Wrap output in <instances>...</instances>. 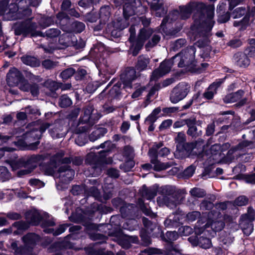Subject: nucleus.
<instances>
[{
	"label": "nucleus",
	"instance_id": "1",
	"mask_svg": "<svg viewBox=\"0 0 255 255\" xmlns=\"http://www.w3.org/2000/svg\"><path fill=\"white\" fill-rule=\"evenodd\" d=\"M180 13L177 10H174L170 13L168 18L163 19L162 24L167 22L168 20H169L170 22L175 20L178 19L179 16L182 19L187 18L194 10L202 12L205 10L207 12L206 19L203 20L202 17H200L199 19H197L194 16V24L192 26L193 31L197 30L199 32L198 34L196 35L194 40H196L201 36L203 38V41L202 42L199 39L196 44L199 47H203L207 43V38L215 22L213 20L214 14V6L212 5L206 6L202 2H191L185 6L180 7Z\"/></svg>",
	"mask_w": 255,
	"mask_h": 255
},
{
	"label": "nucleus",
	"instance_id": "2",
	"mask_svg": "<svg viewBox=\"0 0 255 255\" xmlns=\"http://www.w3.org/2000/svg\"><path fill=\"white\" fill-rule=\"evenodd\" d=\"M37 159L35 156L20 158L16 160L8 159L6 161L10 164L12 170H16L20 168L24 167L17 172V175L21 176L30 173L37 166Z\"/></svg>",
	"mask_w": 255,
	"mask_h": 255
},
{
	"label": "nucleus",
	"instance_id": "3",
	"mask_svg": "<svg viewBox=\"0 0 255 255\" xmlns=\"http://www.w3.org/2000/svg\"><path fill=\"white\" fill-rule=\"evenodd\" d=\"M210 219L207 223L202 226L201 221H198L197 225L195 228V232L196 234L200 235L203 234L205 235H210V236H214L217 231H221L224 226V223L221 220L214 221L211 219V215H208Z\"/></svg>",
	"mask_w": 255,
	"mask_h": 255
},
{
	"label": "nucleus",
	"instance_id": "4",
	"mask_svg": "<svg viewBox=\"0 0 255 255\" xmlns=\"http://www.w3.org/2000/svg\"><path fill=\"white\" fill-rule=\"evenodd\" d=\"M153 33L151 28H142L138 34L137 39L132 43L130 51L133 56H136L142 47L144 42L149 38Z\"/></svg>",
	"mask_w": 255,
	"mask_h": 255
},
{
	"label": "nucleus",
	"instance_id": "5",
	"mask_svg": "<svg viewBox=\"0 0 255 255\" xmlns=\"http://www.w3.org/2000/svg\"><path fill=\"white\" fill-rule=\"evenodd\" d=\"M195 53V48L194 47H190L175 56L173 60L179 61L178 65L180 67L189 66L194 61Z\"/></svg>",
	"mask_w": 255,
	"mask_h": 255
},
{
	"label": "nucleus",
	"instance_id": "6",
	"mask_svg": "<svg viewBox=\"0 0 255 255\" xmlns=\"http://www.w3.org/2000/svg\"><path fill=\"white\" fill-rule=\"evenodd\" d=\"M190 90V86L186 83H179L171 93L170 99L172 103L176 104L185 98Z\"/></svg>",
	"mask_w": 255,
	"mask_h": 255
},
{
	"label": "nucleus",
	"instance_id": "7",
	"mask_svg": "<svg viewBox=\"0 0 255 255\" xmlns=\"http://www.w3.org/2000/svg\"><path fill=\"white\" fill-rule=\"evenodd\" d=\"M8 3L7 0H4L0 2V15H3L6 20H14L18 18L17 16L18 6L16 4L11 3L7 8Z\"/></svg>",
	"mask_w": 255,
	"mask_h": 255
},
{
	"label": "nucleus",
	"instance_id": "8",
	"mask_svg": "<svg viewBox=\"0 0 255 255\" xmlns=\"http://www.w3.org/2000/svg\"><path fill=\"white\" fill-rule=\"evenodd\" d=\"M48 175H52L55 178H59L62 182L67 183L73 178L75 172L73 170L69 168L67 165L60 167L57 173H54L53 170L47 171Z\"/></svg>",
	"mask_w": 255,
	"mask_h": 255
},
{
	"label": "nucleus",
	"instance_id": "9",
	"mask_svg": "<svg viewBox=\"0 0 255 255\" xmlns=\"http://www.w3.org/2000/svg\"><path fill=\"white\" fill-rule=\"evenodd\" d=\"M173 59L164 61L162 62L159 67L155 70L151 76V81H156L161 77L168 73L173 65Z\"/></svg>",
	"mask_w": 255,
	"mask_h": 255
},
{
	"label": "nucleus",
	"instance_id": "10",
	"mask_svg": "<svg viewBox=\"0 0 255 255\" xmlns=\"http://www.w3.org/2000/svg\"><path fill=\"white\" fill-rule=\"evenodd\" d=\"M208 237H205L204 236H192L188 238L189 242L193 246H199L200 247L207 249L211 247L212 243L209 238L210 235Z\"/></svg>",
	"mask_w": 255,
	"mask_h": 255
},
{
	"label": "nucleus",
	"instance_id": "11",
	"mask_svg": "<svg viewBox=\"0 0 255 255\" xmlns=\"http://www.w3.org/2000/svg\"><path fill=\"white\" fill-rule=\"evenodd\" d=\"M201 121H196V119L194 118L188 119L187 123V127L188 129L187 130V134L192 137H197L201 134L202 131L201 130H198L196 125H200L201 124Z\"/></svg>",
	"mask_w": 255,
	"mask_h": 255
},
{
	"label": "nucleus",
	"instance_id": "12",
	"mask_svg": "<svg viewBox=\"0 0 255 255\" xmlns=\"http://www.w3.org/2000/svg\"><path fill=\"white\" fill-rule=\"evenodd\" d=\"M138 3L137 7L139 10H142L144 9V7L141 5L139 0L136 1L134 0L131 3L126 2L123 7V13L126 19L128 18L130 16L134 14L135 12V9L134 8V4Z\"/></svg>",
	"mask_w": 255,
	"mask_h": 255
},
{
	"label": "nucleus",
	"instance_id": "13",
	"mask_svg": "<svg viewBox=\"0 0 255 255\" xmlns=\"http://www.w3.org/2000/svg\"><path fill=\"white\" fill-rule=\"evenodd\" d=\"M21 79L20 72L15 68L11 69L7 74V83L10 86H14L18 84Z\"/></svg>",
	"mask_w": 255,
	"mask_h": 255
},
{
	"label": "nucleus",
	"instance_id": "14",
	"mask_svg": "<svg viewBox=\"0 0 255 255\" xmlns=\"http://www.w3.org/2000/svg\"><path fill=\"white\" fill-rule=\"evenodd\" d=\"M54 225H55V223L53 221H49L46 222L45 223H43L42 224V227L43 228H46V227L53 226ZM67 227V226L63 225H60L58 227V228L55 231H54V229H53L45 228L44 229V231L45 233H52L54 236H57V235H59L62 234V233H63L65 231L66 228Z\"/></svg>",
	"mask_w": 255,
	"mask_h": 255
},
{
	"label": "nucleus",
	"instance_id": "15",
	"mask_svg": "<svg viewBox=\"0 0 255 255\" xmlns=\"http://www.w3.org/2000/svg\"><path fill=\"white\" fill-rule=\"evenodd\" d=\"M147 0L150 3L152 9L155 11V14L156 16L160 17L166 12V10L162 6V3L160 2V0Z\"/></svg>",
	"mask_w": 255,
	"mask_h": 255
},
{
	"label": "nucleus",
	"instance_id": "16",
	"mask_svg": "<svg viewBox=\"0 0 255 255\" xmlns=\"http://www.w3.org/2000/svg\"><path fill=\"white\" fill-rule=\"evenodd\" d=\"M49 127V125L48 124H43L40 126L39 129L37 128H34L31 131L27 132L26 133V137H30L33 138L34 139H39L42 133L44 132Z\"/></svg>",
	"mask_w": 255,
	"mask_h": 255
},
{
	"label": "nucleus",
	"instance_id": "17",
	"mask_svg": "<svg viewBox=\"0 0 255 255\" xmlns=\"http://www.w3.org/2000/svg\"><path fill=\"white\" fill-rule=\"evenodd\" d=\"M234 60L236 64L240 67H247L250 63L246 54L242 52L235 54L234 56Z\"/></svg>",
	"mask_w": 255,
	"mask_h": 255
},
{
	"label": "nucleus",
	"instance_id": "18",
	"mask_svg": "<svg viewBox=\"0 0 255 255\" xmlns=\"http://www.w3.org/2000/svg\"><path fill=\"white\" fill-rule=\"evenodd\" d=\"M222 82L223 81L220 80L212 84L203 94L204 97L208 100L212 99L214 95L216 94L217 89L220 87Z\"/></svg>",
	"mask_w": 255,
	"mask_h": 255
},
{
	"label": "nucleus",
	"instance_id": "19",
	"mask_svg": "<svg viewBox=\"0 0 255 255\" xmlns=\"http://www.w3.org/2000/svg\"><path fill=\"white\" fill-rule=\"evenodd\" d=\"M14 193H17L18 197L21 198H24L27 197L26 194L23 190L18 192L17 190H6L4 192H0V200L6 198L7 200H10L12 199Z\"/></svg>",
	"mask_w": 255,
	"mask_h": 255
},
{
	"label": "nucleus",
	"instance_id": "20",
	"mask_svg": "<svg viewBox=\"0 0 255 255\" xmlns=\"http://www.w3.org/2000/svg\"><path fill=\"white\" fill-rule=\"evenodd\" d=\"M136 77V72L133 69H129L124 76L123 79V83L125 87L131 88V83L134 80Z\"/></svg>",
	"mask_w": 255,
	"mask_h": 255
},
{
	"label": "nucleus",
	"instance_id": "21",
	"mask_svg": "<svg viewBox=\"0 0 255 255\" xmlns=\"http://www.w3.org/2000/svg\"><path fill=\"white\" fill-rule=\"evenodd\" d=\"M94 112V109L91 106H88L84 109V115L80 121V124H86L90 123V124L93 123V116L92 115Z\"/></svg>",
	"mask_w": 255,
	"mask_h": 255
},
{
	"label": "nucleus",
	"instance_id": "22",
	"mask_svg": "<svg viewBox=\"0 0 255 255\" xmlns=\"http://www.w3.org/2000/svg\"><path fill=\"white\" fill-rule=\"evenodd\" d=\"M26 218L31 224L36 225L41 220L42 217L38 211L32 210L26 213Z\"/></svg>",
	"mask_w": 255,
	"mask_h": 255
},
{
	"label": "nucleus",
	"instance_id": "23",
	"mask_svg": "<svg viewBox=\"0 0 255 255\" xmlns=\"http://www.w3.org/2000/svg\"><path fill=\"white\" fill-rule=\"evenodd\" d=\"M244 94V91L239 90L237 92L231 93L226 95L223 99L225 103H234L239 100Z\"/></svg>",
	"mask_w": 255,
	"mask_h": 255
},
{
	"label": "nucleus",
	"instance_id": "24",
	"mask_svg": "<svg viewBox=\"0 0 255 255\" xmlns=\"http://www.w3.org/2000/svg\"><path fill=\"white\" fill-rule=\"evenodd\" d=\"M149 58L147 57L144 56H139L136 65V69L140 71L146 70L149 63Z\"/></svg>",
	"mask_w": 255,
	"mask_h": 255
},
{
	"label": "nucleus",
	"instance_id": "25",
	"mask_svg": "<svg viewBox=\"0 0 255 255\" xmlns=\"http://www.w3.org/2000/svg\"><path fill=\"white\" fill-rule=\"evenodd\" d=\"M39 237L35 234H28L23 237V241L26 247L33 245L39 240Z\"/></svg>",
	"mask_w": 255,
	"mask_h": 255
},
{
	"label": "nucleus",
	"instance_id": "26",
	"mask_svg": "<svg viewBox=\"0 0 255 255\" xmlns=\"http://www.w3.org/2000/svg\"><path fill=\"white\" fill-rule=\"evenodd\" d=\"M22 62L31 67H38L40 65V62L35 57L30 56H24L21 58Z\"/></svg>",
	"mask_w": 255,
	"mask_h": 255
},
{
	"label": "nucleus",
	"instance_id": "27",
	"mask_svg": "<svg viewBox=\"0 0 255 255\" xmlns=\"http://www.w3.org/2000/svg\"><path fill=\"white\" fill-rule=\"evenodd\" d=\"M151 162L154 165V169L156 171L166 169L172 165L171 163H162L157 159H151Z\"/></svg>",
	"mask_w": 255,
	"mask_h": 255
},
{
	"label": "nucleus",
	"instance_id": "28",
	"mask_svg": "<svg viewBox=\"0 0 255 255\" xmlns=\"http://www.w3.org/2000/svg\"><path fill=\"white\" fill-rule=\"evenodd\" d=\"M107 132L105 128H97L90 135L89 138L92 141H94L101 136H103Z\"/></svg>",
	"mask_w": 255,
	"mask_h": 255
},
{
	"label": "nucleus",
	"instance_id": "29",
	"mask_svg": "<svg viewBox=\"0 0 255 255\" xmlns=\"http://www.w3.org/2000/svg\"><path fill=\"white\" fill-rule=\"evenodd\" d=\"M151 36V39L148 40L145 45V48L148 50L155 46L160 40V36L158 34L153 33Z\"/></svg>",
	"mask_w": 255,
	"mask_h": 255
},
{
	"label": "nucleus",
	"instance_id": "30",
	"mask_svg": "<svg viewBox=\"0 0 255 255\" xmlns=\"http://www.w3.org/2000/svg\"><path fill=\"white\" fill-rule=\"evenodd\" d=\"M142 196L148 200H150L153 198L156 195L155 190L148 189L145 186L142 187Z\"/></svg>",
	"mask_w": 255,
	"mask_h": 255
},
{
	"label": "nucleus",
	"instance_id": "31",
	"mask_svg": "<svg viewBox=\"0 0 255 255\" xmlns=\"http://www.w3.org/2000/svg\"><path fill=\"white\" fill-rule=\"evenodd\" d=\"M255 219L254 215L253 213V209L251 208H249L248 213L243 215L241 218L242 222L241 224L242 226H243V224L246 223L248 221L250 222L254 221Z\"/></svg>",
	"mask_w": 255,
	"mask_h": 255
},
{
	"label": "nucleus",
	"instance_id": "32",
	"mask_svg": "<svg viewBox=\"0 0 255 255\" xmlns=\"http://www.w3.org/2000/svg\"><path fill=\"white\" fill-rule=\"evenodd\" d=\"M100 17L104 22L107 21L110 15V8L108 6L102 7L100 11Z\"/></svg>",
	"mask_w": 255,
	"mask_h": 255
},
{
	"label": "nucleus",
	"instance_id": "33",
	"mask_svg": "<svg viewBox=\"0 0 255 255\" xmlns=\"http://www.w3.org/2000/svg\"><path fill=\"white\" fill-rule=\"evenodd\" d=\"M10 177V173L4 166H0V180L2 181L8 180Z\"/></svg>",
	"mask_w": 255,
	"mask_h": 255
},
{
	"label": "nucleus",
	"instance_id": "34",
	"mask_svg": "<svg viewBox=\"0 0 255 255\" xmlns=\"http://www.w3.org/2000/svg\"><path fill=\"white\" fill-rule=\"evenodd\" d=\"M249 23V18L247 17L240 21H235L234 22V26L235 27H240V30H243L246 28Z\"/></svg>",
	"mask_w": 255,
	"mask_h": 255
},
{
	"label": "nucleus",
	"instance_id": "35",
	"mask_svg": "<svg viewBox=\"0 0 255 255\" xmlns=\"http://www.w3.org/2000/svg\"><path fill=\"white\" fill-rule=\"evenodd\" d=\"M100 147L105 149V150L100 151L101 154L103 153H108L112 150V148H113L114 144L112 143L111 141H107L101 144Z\"/></svg>",
	"mask_w": 255,
	"mask_h": 255
},
{
	"label": "nucleus",
	"instance_id": "36",
	"mask_svg": "<svg viewBox=\"0 0 255 255\" xmlns=\"http://www.w3.org/2000/svg\"><path fill=\"white\" fill-rule=\"evenodd\" d=\"M246 12L245 8L243 7H238L233 11L232 16L233 18H238L244 15Z\"/></svg>",
	"mask_w": 255,
	"mask_h": 255
},
{
	"label": "nucleus",
	"instance_id": "37",
	"mask_svg": "<svg viewBox=\"0 0 255 255\" xmlns=\"http://www.w3.org/2000/svg\"><path fill=\"white\" fill-rule=\"evenodd\" d=\"M162 253L160 250L155 248H147L142 251L140 255H153L161 254Z\"/></svg>",
	"mask_w": 255,
	"mask_h": 255
},
{
	"label": "nucleus",
	"instance_id": "38",
	"mask_svg": "<svg viewBox=\"0 0 255 255\" xmlns=\"http://www.w3.org/2000/svg\"><path fill=\"white\" fill-rule=\"evenodd\" d=\"M59 100V105L61 107H68L72 104V101L66 95L62 96Z\"/></svg>",
	"mask_w": 255,
	"mask_h": 255
},
{
	"label": "nucleus",
	"instance_id": "39",
	"mask_svg": "<svg viewBox=\"0 0 255 255\" xmlns=\"http://www.w3.org/2000/svg\"><path fill=\"white\" fill-rule=\"evenodd\" d=\"M192 196L198 198L203 197L205 195V192L203 189L195 188L190 191Z\"/></svg>",
	"mask_w": 255,
	"mask_h": 255
},
{
	"label": "nucleus",
	"instance_id": "40",
	"mask_svg": "<svg viewBox=\"0 0 255 255\" xmlns=\"http://www.w3.org/2000/svg\"><path fill=\"white\" fill-rule=\"evenodd\" d=\"M134 151L133 148L130 146H127L124 148L123 155L129 159H132L134 157Z\"/></svg>",
	"mask_w": 255,
	"mask_h": 255
},
{
	"label": "nucleus",
	"instance_id": "41",
	"mask_svg": "<svg viewBox=\"0 0 255 255\" xmlns=\"http://www.w3.org/2000/svg\"><path fill=\"white\" fill-rule=\"evenodd\" d=\"M75 73V70L73 68H68L64 70L61 73V77L64 80H67L71 77Z\"/></svg>",
	"mask_w": 255,
	"mask_h": 255
},
{
	"label": "nucleus",
	"instance_id": "42",
	"mask_svg": "<svg viewBox=\"0 0 255 255\" xmlns=\"http://www.w3.org/2000/svg\"><path fill=\"white\" fill-rule=\"evenodd\" d=\"M248 203V199L244 196H241L237 198L234 202L236 205L242 206L246 205Z\"/></svg>",
	"mask_w": 255,
	"mask_h": 255
},
{
	"label": "nucleus",
	"instance_id": "43",
	"mask_svg": "<svg viewBox=\"0 0 255 255\" xmlns=\"http://www.w3.org/2000/svg\"><path fill=\"white\" fill-rule=\"evenodd\" d=\"M166 237L167 238V241L171 242L176 240L178 238V234L175 231L173 232H167L166 233Z\"/></svg>",
	"mask_w": 255,
	"mask_h": 255
},
{
	"label": "nucleus",
	"instance_id": "44",
	"mask_svg": "<svg viewBox=\"0 0 255 255\" xmlns=\"http://www.w3.org/2000/svg\"><path fill=\"white\" fill-rule=\"evenodd\" d=\"M200 216V213L198 211H193L189 213L186 215V218L189 221L193 222Z\"/></svg>",
	"mask_w": 255,
	"mask_h": 255
},
{
	"label": "nucleus",
	"instance_id": "45",
	"mask_svg": "<svg viewBox=\"0 0 255 255\" xmlns=\"http://www.w3.org/2000/svg\"><path fill=\"white\" fill-rule=\"evenodd\" d=\"M253 143L248 141H244L240 142L238 146L237 149L239 150L243 149L245 148H251L253 147Z\"/></svg>",
	"mask_w": 255,
	"mask_h": 255
},
{
	"label": "nucleus",
	"instance_id": "46",
	"mask_svg": "<svg viewBox=\"0 0 255 255\" xmlns=\"http://www.w3.org/2000/svg\"><path fill=\"white\" fill-rule=\"evenodd\" d=\"M59 30L55 28H51L46 31V34L49 37H55L60 34Z\"/></svg>",
	"mask_w": 255,
	"mask_h": 255
},
{
	"label": "nucleus",
	"instance_id": "47",
	"mask_svg": "<svg viewBox=\"0 0 255 255\" xmlns=\"http://www.w3.org/2000/svg\"><path fill=\"white\" fill-rule=\"evenodd\" d=\"M42 66L46 69H51L57 65V63L49 59H46L42 63Z\"/></svg>",
	"mask_w": 255,
	"mask_h": 255
},
{
	"label": "nucleus",
	"instance_id": "48",
	"mask_svg": "<svg viewBox=\"0 0 255 255\" xmlns=\"http://www.w3.org/2000/svg\"><path fill=\"white\" fill-rule=\"evenodd\" d=\"M162 199L163 200V203L168 207H170V208H173V207H174L175 206V204L174 202H169L168 201V198L167 197H158L157 198V202L159 203H161L160 202V200Z\"/></svg>",
	"mask_w": 255,
	"mask_h": 255
},
{
	"label": "nucleus",
	"instance_id": "49",
	"mask_svg": "<svg viewBox=\"0 0 255 255\" xmlns=\"http://www.w3.org/2000/svg\"><path fill=\"white\" fill-rule=\"evenodd\" d=\"M188 122V119L186 120L181 119L178 121H177L174 123L173 125L174 128H179L182 127L184 125H186L187 126V123Z\"/></svg>",
	"mask_w": 255,
	"mask_h": 255
},
{
	"label": "nucleus",
	"instance_id": "50",
	"mask_svg": "<svg viewBox=\"0 0 255 255\" xmlns=\"http://www.w3.org/2000/svg\"><path fill=\"white\" fill-rule=\"evenodd\" d=\"M134 19L136 21H141L142 24L144 26H148L150 22V19L143 16L142 17H134L131 18V19Z\"/></svg>",
	"mask_w": 255,
	"mask_h": 255
},
{
	"label": "nucleus",
	"instance_id": "51",
	"mask_svg": "<svg viewBox=\"0 0 255 255\" xmlns=\"http://www.w3.org/2000/svg\"><path fill=\"white\" fill-rule=\"evenodd\" d=\"M30 85L26 81H22L20 83L19 85V89L23 91H29Z\"/></svg>",
	"mask_w": 255,
	"mask_h": 255
},
{
	"label": "nucleus",
	"instance_id": "52",
	"mask_svg": "<svg viewBox=\"0 0 255 255\" xmlns=\"http://www.w3.org/2000/svg\"><path fill=\"white\" fill-rule=\"evenodd\" d=\"M244 180L246 183L255 184V173L245 175Z\"/></svg>",
	"mask_w": 255,
	"mask_h": 255
},
{
	"label": "nucleus",
	"instance_id": "53",
	"mask_svg": "<svg viewBox=\"0 0 255 255\" xmlns=\"http://www.w3.org/2000/svg\"><path fill=\"white\" fill-rule=\"evenodd\" d=\"M175 81V79L174 78H168L164 81H163L161 84V86H160V87H167L173 83H174Z\"/></svg>",
	"mask_w": 255,
	"mask_h": 255
},
{
	"label": "nucleus",
	"instance_id": "54",
	"mask_svg": "<svg viewBox=\"0 0 255 255\" xmlns=\"http://www.w3.org/2000/svg\"><path fill=\"white\" fill-rule=\"evenodd\" d=\"M130 32V36L129 40L130 42L133 43L134 42V40L135 36V29L134 25H131L129 29Z\"/></svg>",
	"mask_w": 255,
	"mask_h": 255
},
{
	"label": "nucleus",
	"instance_id": "55",
	"mask_svg": "<svg viewBox=\"0 0 255 255\" xmlns=\"http://www.w3.org/2000/svg\"><path fill=\"white\" fill-rule=\"evenodd\" d=\"M194 171H195L194 167L192 166H190L188 167V168H187L185 170V171L184 172V174L185 176L189 177L193 175Z\"/></svg>",
	"mask_w": 255,
	"mask_h": 255
},
{
	"label": "nucleus",
	"instance_id": "56",
	"mask_svg": "<svg viewBox=\"0 0 255 255\" xmlns=\"http://www.w3.org/2000/svg\"><path fill=\"white\" fill-rule=\"evenodd\" d=\"M96 3L93 0H80L79 1V5L82 7H88L92 3Z\"/></svg>",
	"mask_w": 255,
	"mask_h": 255
},
{
	"label": "nucleus",
	"instance_id": "57",
	"mask_svg": "<svg viewBox=\"0 0 255 255\" xmlns=\"http://www.w3.org/2000/svg\"><path fill=\"white\" fill-rule=\"evenodd\" d=\"M229 1V9L232 10L236 5L242 2L245 0H228Z\"/></svg>",
	"mask_w": 255,
	"mask_h": 255
},
{
	"label": "nucleus",
	"instance_id": "58",
	"mask_svg": "<svg viewBox=\"0 0 255 255\" xmlns=\"http://www.w3.org/2000/svg\"><path fill=\"white\" fill-rule=\"evenodd\" d=\"M107 174L109 176L114 178H117L119 176L118 171L113 168L109 169L107 171Z\"/></svg>",
	"mask_w": 255,
	"mask_h": 255
},
{
	"label": "nucleus",
	"instance_id": "59",
	"mask_svg": "<svg viewBox=\"0 0 255 255\" xmlns=\"http://www.w3.org/2000/svg\"><path fill=\"white\" fill-rule=\"evenodd\" d=\"M157 148L153 147L150 148L148 151V154L151 159H157Z\"/></svg>",
	"mask_w": 255,
	"mask_h": 255
},
{
	"label": "nucleus",
	"instance_id": "60",
	"mask_svg": "<svg viewBox=\"0 0 255 255\" xmlns=\"http://www.w3.org/2000/svg\"><path fill=\"white\" fill-rule=\"evenodd\" d=\"M243 231L245 234L247 236L250 235L253 231V226L252 224L249 223L247 228L243 227Z\"/></svg>",
	"mask_w": 255,
	"mask_h": 255
},
{
	"label": "nucleus",
	"instance_id": "61",
	"mask_svg": "<svg viewBox=\"0 0 255 255\" xmlns=\"http://www.w3.org/2000/svg\"><path fill=\"white\" fill-rule=\"evenodd\" d=\"M230 17L229 13L227 12L219 17L218 21L221 23L226 22L229 20Z\"/></svg>",
	"mask_w": 255,
	"mask_h": 255
},
{
	"label": "nucleus",
	"instance_id": "62",
	"mask_svg": "<svg viewBox=\"0 0 255 255\" xmlns=\"http://www.w3.org/2000/svg\"><path fill=\"white\" fill-rule=\"evenodd\" d=\"M176 142L181 143L185 140V135L183 132H179L177 137L175 138Z\"/></svg>",
	"mask_w": 255,
	"mask_h": 255
},
{
	"label": "nucleus",
	"instance_id": "63",
	"mask_svg": "<svg viewBox=\"0 0 255 255\" xmlns=\"http://www.w3.org/2000/svg\"><path fill=\"white\" fill-rule=\"evenodd\" d=\"M29 90L33 96H36L38 94V88L36 84L30 85Z\"/></svg>",
	"mask_w": 255,
	"mask_h": 255
},
{
	"label": "nucleus",
	"instance_id": "64",
	"mask_svg": "<svg viewBox=\"0 0 255 255\" xmlns=\"http://www.w3.org/2000/svg\"><path fill=\"white\" fill-rule=\"evenodd\" d=\"M134 162L132 160V159H129V160L127 162H126L123 165V166L126 167V168L125 169V171H128L134 166Z\"/></svg>",
	"mask_w": 255,
	"mask_h": 255
}]
</instances>
